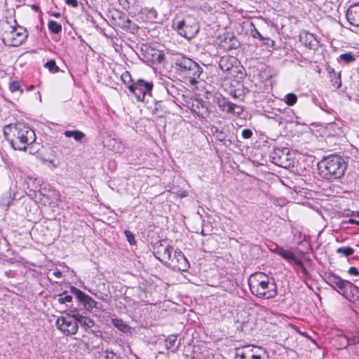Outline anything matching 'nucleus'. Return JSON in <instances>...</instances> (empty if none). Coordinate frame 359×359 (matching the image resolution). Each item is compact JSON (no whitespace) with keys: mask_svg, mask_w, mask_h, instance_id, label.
<instances>
[{"mask_svg":"<svg viewBox=\"0 0 359 359\" xmlns=\"http://www.w3.org/2000/svg\"><path fill=\"white\" fill-rule=\"evenodd\" d=\"M5 139L15 150L25 151L36 141L34 131L23 123L8 124L3 129Z\"/></svg>","mask_w":359,"mask_h":359,"instance_id":"1","label":"nucleus"},{"mask_svg":"<svg viewBox=\"0 0 359 359\" xmlns=\"http://www.w3.org/2000/svg\"><path fill=\"white\" fill-rule=\"evenodd\" d=\"M248 285L250 292L259 298L271 299L277 294L276 284L263 273L251 275Z\"/></svg>","mask_w":359,"mask_h":359,"instance_id":"2","label":"nucleus"},{"mask_svg":"<svg viewBox=\"0 0 359 359\" xmlns=\"http://www.w3.org/2000/svg\"><path fill=\"white\" fill-rule=\"evenodd\" d=\"M320 175L326 179H338L346 170L344 161L339 156H331L321 161L318 165Z\"/></svg>","mask_w":359,"mask_h":359,"instance_id":"3","label":"nucleus"},{"mask_svg":"<svg viewBox=\"0 0 359 359\" xmlns=\"http://www.w3.org/2000/svg\"><path fill=\"white\" fill-rule=\"evenodd\" d=\"M175 65L177 72L180 76L187 79L193 86L198 83L203 69L197 62L189 57H182L177 59Z\"/></svg>","mask_w":359,"mask_h":359,"instance_id":"4","label":"nucleus"},{"mask_svg":"<svg viewBox=\"0 0 359 359\" xmlns=\"http://www.w3.org/2000/svg\"><path fill=\"white\" fill-rule=\"evenodd\" d=\"M1 27V39L6 46H18L27 37L25 28L20 26H13L8 20L4 22Z\"/></svg>","mask_w":359,"mask_h":359,"instance_id":"5","label":"nucleus"},{"mask_svg":"<svg viewBox=\"0 0 359 359\" xmlns=\"http://www.w3.org/2000/svg\"><path fill=\"white\" fill-rule=\"evenodd\" d=\"M173 26L179 34L187 39H193L200 29L196 19L191 15H187L182 20L174 22Z\"/></svg>","mask_w":359,"mask_h":359,"instance_id":"6","label":"nucleus"},{"mask_svg":"<svg viewBox=\"0 0 359 359\" xmlns=\"http://www.w3.org/2000/svg\"><path fill=\"white\" fill-rule=\"evenodd\" d=\"M76 318V310L70 311L65 316H60L57 319L56 327L66 336L74 335L77 333L79 329Z\"/></svg>","mask_w":359,"mask_h":359,"instance_id":"7","label":"nucleus"},{"mask_svg":"<svg viewBox=\"0 0 359 359\" xmlns=\"http://www.w3.org/2000/svg\"><path fill=\"white\" fill-rule=\"evenodd\" d=\"M153 86L152 82L138 79L135 83L129 85L128 89L135 95L137 101L142 102L147 95H151Z\"/></svg>","mask_w":359,"mask_h":359,"instance_id":"8","label":"nucleus"},{"mask_svg":"<svg viewBox=\"0 0 359 359\" xmlns=\"http://www.w3.org/2000/svg\"><path fill=\"white\" fill-rule=\"evenodd\" d=\"M170 266L177 271H185L189 267V264L181 251L175 250L170 260H168Z\"/></svg>","mask_w":359,"mask_h":359,"instance_id":"9","label":"nucleus"},{"mask_svg":"<svg viewBox=\"0 0 359 359\" xmlns=\"http://www.w3.org/2000/svg\"><path fill=\"white\" fill-rule=\"evenodd\" d=\"M339 293L342 294L346 299L354 301L358 297V290L352 283L345 280L341 289L339 290Z\"/></svg>","mask_w":359,"mask_h":359,"instance_id":"10","label":"nucleus"},{"mask_svg":"<svg viewBox=\"0 0 359 359\" xmlns=\"http://www.w3.org/2000/svg\"><path fill=\"white\" fill-rule=\"evenodd\" d=\"M346 19L353 27H359V4L351 6L346 11Z\"/></svg>","mask_w":359,"mask_h":359,"instance_id":"11","label":"nucleus"},{"mask_svg":"<svg viewBox=\"0 0 359 359\" xmlns=\"http://www.w3.org/2000/svg\"><path fill=\"white\" fill-rule=\"evenodd\" d=\"M300 41L304 43L305 46L311 49H316L318 47L319 42L312 33L304 32L300 36Z\"/></svg>","mask_w":359,"mask_h":359,"instance_id":"12","label":"nucleus"},{"mask_svg":"<svg viewBox=\"0 0 359 359\" xmlns=\"http://www.w3.org/2000/svg\"><path fill=\"white\" fill-rule=\"evenodd\" d=\"M345 280H346L342 279L341 277L334 273H329L325 276L326 283L332 288L337 290L338 292L339 290L341 289Z\"/></svg>","mask_w":359,"mask_h":359,"instance_id":"13","label":"nucleus"},{"mask_svg":"<svg viewBox=\"0 0 359 359\" xmlns=\"http://www.w3.org/2000/svg\"><path fill=\"white\" fill-rule=\"evenodd\" d=\"M288 154V151L285 149H276L273 153L271 154V157L273 159V162L280 166H284V160H287V155Z\"/></svg>","mask_w":359,"mask_h":359,"instance_id":"14","label":"nucleus"},{"mask_svg":"<svg viewBox=\"0 0 359 359\" xmlns=\"http://www.w3.org/2000/svg\"><path fill=\"white\" fill-rule=\"evenodd\" d=\"M327 72L330 76V81L332 83L333 87L335 88H340L341 86L340 72H335L334 68L330 66L327 67Z\"/></svg>","mask_w":359,"mask_h":359,"instance_id":"15","label":"nucleus"},{"mask_svg":"<svg viewBox=\"0 0 359 359\" xmlns=\"http://www.w3.org/2000/svg\"><path fill=\"white\" fill-rule=\"evenodd\" d=\"M236 61V58L232 56H223L219 59V66L223 72L230 70Z\"/></svg>","mask_w":359,"mask_h":359,"instance_id":"16","label":"nucleus"},{"mask_svg":"<svg viewBox=\"0 0 359 359\" xmlns=\"http://www.w3.org/2000/svg\"><path fill=\"white\" fill-rule=\"evenodd\" d=\"M275 252L290 263H293L297 258L292 251L285 250L278 245L275 248Z\"/></svg>","mask_w":359,"mask_h":359,"instance_id":"17","label":"nucleus"},{"mask_svg":"<svg viewBox=\"0 0 359 359\" xmlns=\"http://www.w3.org/2000/svg\"><path fill=\"white\" fill-rule=\"evenodd\" d=\"M76 316L77 325L80 323L81 326L85 329L91 328L95 325V321L93 319L88 316H82L77 310H76Z\"/></svg>","mask_w":359,"mask_h":359,"instance_id":"18","label":"nucleus"},{"mask_svg":"<svg viewBox=\"0 0 359 359\" xmlns=\"http://www.w3.org/2000/svg\"><path fill=\"white\" fill-rule=\"evenodd\" d=\"M244 111V108L238 104L230 102L224 112L236 116H239Z\"/></svg>","mask_w":359,"mask_h":359,"instance_id":"19","label":"nucleus"},{"mask_svg":"<svg viewBox=\"0 0 359 359\" xmlns=\"http://www.w3.org/2000/svg\"><path fill=\"white\" fill-rule=\"evenodd\" d=\"M266 353V351L261 347L250 346L247 359H262Z\"/></svg>","mask_w":359,"mask_h":359,"instance_id":"20","label":"nucleus"},{"mask_svg":"<svg viewBox=\"0 0 359 359\" xmlns=\"http://www.w3.org/2000/svg\"><path fill=\"white\" fill-rule=\"evenodd\" d=\"M177 339V334H170L165 339L167 349L170 350L172 353L177 352L180 347V344L176 345Z\"/></svg>","mask_w":359,"mask_h":359,"instance_id":"21","label":"nucleus"},{"mask_svg":"<svg viewBox=\"0 0 359 359\" xmlns=\"http://www.w3.org/2000/svg\"><path fill=\"white\" fill-rule=\"evenodd\" d=\"M172 248L168 245V246H161L157 250V253L159 255V256L161 257L160 258L162 261H168L170 260L171 257L172 255Z\"/></svg>","mask_w":359,"mask_h":359,"instance_id":"22","label":"nucleus"},{"mask_svg":"<svg viewBox=\"0 0 359 359\" xmlns=\"http://www.w3.org/2000/svg\"><path fill=\"white\" fill-rule=\"evenodd\" d=\"M213 102L218 106L221 111H224L230 101L221 95H215L213 98Z\"/></svg>","mask_w":359,"mask_h":359,"instance_id":"23","label":"nucleus"},{"mask_svg":"<svg viewBox=\"0 0 359 359\" xmlns=\"http://www.w3.org/2000/svg\"><path fill=\"white\" fill-rule=\"evenodd\" d=\"M213 102L218 106L221 111H224L230 101L221 95H215L213 98Z\"/></svg>","mask_w":359,"mask_h":359,"instance_id":"24","label":"nucleus"},{"mask_svg":"<svg viewBox=\"0 0 359 359\" xmlns=\"http://www.w3.org/2000/svg\"><path fill=\"white\" fill-rule=\"evenodd\" d=\"M255 318L252 316H248L246 320L241 321V330L244 332H248L255 327Z\"/></svg>","mask_w":359,"mask_h":359,"instance_id":"25","label":"nucleus"},{"mask_svg":"<svg viewBox=\"0 0 359 359\" xmlns=\"http://www.w3.org/2000/svg\"><path fill=\"white\" fill-rule=\"evenodd\" d=\"M250 346L238 348L236 351L235 359H247Z\"/></svg>","mask_w":359,"mask_h":359,"instance_id":"26","label":"nucleus"},{"mask_svg":"<svg viewBox=\"0 0 359 359\" xmlns=\"http://www.w3.org/2000/svg\"><path fill=\"white\" fill-rule=\"evenodd\" d=\"M67 137H74L76 141H81L85 136L84 133L79 130H67L64 133Z\"/></svg>","mask_w":359,"mask_h":359,"instance_id":"27","label":"nucleus"},{"mask_svg":"<svg viewBox=\"0 0 359 359\" xmlns=\"http://www.w3.org/2000/svg\"><path fill=\"white\" fill-rule=\"evenodd\" d=\"M339 58L341 61H343L346 64H349V63H352L355 61L356 55L351 52H347V53L341 54L339 55Z\"/></svg>","mask_w":359,"mask_h":359,"instance_id":"28","label":"nucleus"},{"mask_svg":"<svg viewBox=\"0 0 359 359\" xmlns=\"http://www.w3.org/2000/svg\"><path fill=\"white\" fill-rule=\"evenodd\" d=\"M9 90L13 93H18L21 95L23 93V90L21 88L19 81H14L10 83Z\"/></svg>","mask_w":359,"mask_h":359,"instance_id":"29","label":"nucleus"},{"mask_svg":"<svg viewBox=\"0 0 359 359\" xmlns=\"http://www.w3.org/2000/svg\"><path fill=\"white\" fill-rule=\"evenodd\" d=\"M72 296L67 294V292H63L57 295V302L60 304H64L67 302L72 301Z\"/></svg>","mask_w":359,"mask_h":359,"instance_id":"30","label":"nucleus"},{"mask_svg":"<svg viewBox=\"0 0 359 359\" xmlns=\"http://www.w3.org/2000/svg\"><path fill=\"white\" fill-rule=\"evenodd\" d=\"M112 323L114 327H117L122 332H126L128 329V325L121 319H112Z\"/></svg>","mask_w":359,"mask_h":359,"instance_id":"31","label":"nucleus"},{"mask_svg":"<svg viewBox=\"0 0 359 359\" xmlns=\"http://www.w3.org/2000/svg\"><path fill=\"white\" fill-rule=\"evenodd\" d=\"M44 67L47 68L51 73H57L60 71L59 67L56 65L54 60H50L46 62Z\"/></svg>","mask_w":359,"mask_h":359,"instance_id":"32","label":"nucleus"},{"mask_svg":"<svg viewBox=\"0 0 359 359\" xmlns=\"http://www.w3.org/2000/svg\"><path fill=\"white\" fill-rule=\"evenodd\" d=\"M48 26L49 29L55 34H58L62 31L61 25L55 21L50 20Z\"/></svg>","mask_w":359,"mask_h":359,"instance_id":"33","label":"nucleus"},{"mask_svg":"<svg viewBox=\"0 0 359 359\" xmlns=\"http://www.w3.org/2000/svg\"><path fill=\"white\" fill-rule=\"evenodd\" d=\"M297 101V97L294 93H287L284 98V102L288 106H293Z\"/></svg>","mask_w":359,"mask_h":359,"instance_id":"34","label":"nucleus"},{"mask_svg":"<svg viewBox=\"0 0 359 359\" xmlns=\"http://www.w3.org/2000/svg\"><path fill=\"white\" fill-rule=\"evenodd\" d=\"M336 252L339 254H343L346 257H349L354 253V250L351 247L339 248Z\"/></svg>","mask_w":359,"mask_h":359,"instance_id":"35","label":"nucleus"},{"mask_svg":"<svg viewBox=\"0 0 359 359\" xmlns=\"http://www.w3.org/2000/svg\"><path fill=\"white\" fill-rule=\"evenodd\" d=\"M120 4H121L124 8L129 9L131 6L136 5V0H119Z\"/></svg>","mask_w":359,"mask_h":359,"instance_id":"36","label":"nucleus"},{"mask_svg":"<svg viewBox=\"0 0 359 359\" xmlns=\"http://www.w3.org/2000/svg\"><path fill=\"white\" fill-rule=\"evenodd\" d=\"M121 79L123 81V82L128 85V87L129 86V85H132L133 83H131L132 82V77H131V75L128 72H125L122 75H121Z\"/></svg>","mask_w":359,"mask_h":359,"instance_id":"37","label":"nucleus"},{"mask_svg":"<svg viewBox=\"0 0 359 359\" xmlns=\"http://www.w3.org/2000/svg\"><path fill=\"white\" fill-rule=\"evenodd\" d=\"M293 263L295 264L297 269L300 270L304 275L306 273V270L301 260L297 258Z\"/></svg>","mask_w":359,"mask_h":359,"instance_id":"38","label":"nucleus"},{"mask_svg":"<svg viewBox=\"0 0 359 359\" xmlns=\"http://www.w3.org/2000/svg\"><path fill=\"white\" fill-rule=\"evenodd\" d=\"M339 339H340V341H341V345L344 347H346L347 346H348L349 344H351V339H350V337H346V336H339Z\"/></svg>","mask_w":359,"mask_h":359,"instance_id":"39","label":"nucleus"},{"mask_svg":"<svg viewBox=\"0 0 359 359\" xmlns=\"http://www.w3.org/2000/svg\"><path fill=\"white\" fill-rule=\"evenodd\" d=\"M125 235L127 238L128 243L130 245H133L135 243L134 236L130 231H128V230L125 231Z\"/></svg>","mask_w":359,"mask_h":359,"instance_id":"40","label":"nucleus"},{"mask_svg":"<svg viewBox=\"0 0 359 359\" xmlns=\"http://www.w3.org/2000/svg\"><path fill=\"white\" fill-rule=\"evenodd\" d=\"M251 35L254 38L259 39L262 41L265 39V37H264L255 27L251 30Z\"/></svg>","mask_w":359,"mask_h":359,"instance_id":"41","label":"nucleus"},{"mask_svg":"<svg viewBox=\"0 0 359 359\" xmlns=\"http://www.w3.org/2000/svg\"><path fill=\"white\" fill-rule=\"evenodd\" d=\"M201 109H202V110L205 109V114H207V115L209 114V113L207 112V109H205L203 105L201 106V107H200L198 105H196V109H194V111L198 116H201L203 117L204 113Z\"/></svg>","mask_w":359,"mask_h":359,"instance_id":"42","label":"nucleus"},{"mask_svg":"<svg viewBox=\"0 0 359 359\" xmlns=\"http://www.w3.org/2000/svg\"><path fill=\"white\" fill-rule=\"evenodd\" d=\"M230 41H231V43L228 47V48H229V49H236V48H237L238 47L239 42L238 41V40L234 36H232L230 39Z\"/></svg>","mask_w":359,"mask_h":359,"instance_id":"43","label":"nucleus"},{"mask_svg":"<svg viewBox=\"0 0 359 359\" xmlns=\"http://www.w3.org/2000/svg\"><path fill=\"white\" fill-rule=\"evenodd\" d=\"M252 136V132L250 129H244L242 131V137L244 139H249Z\"/></svg>","mask_w":359,"mask_h":359,"instance_id":"44","label":"nucleus"},{"mask_svg":"<svg viewBox=\"0 0 359 359\" xmlns=\"http://www.w3.org/2000/svg\"><path fill=\"white\" fill-rule=\"evenodd\" d=\"M88 301L86 302V304L88 307V309H93L95 306V301H94L92 298L87 297Z\"/></svg>","mask_w":359,"mask_h":359,"instance_id":"45","label":"nucleus"},{"mask_svg":"<svg viewBox=\"0 0 359 359\" xmlns=\"http://www.w3.org/2000/svg\"><path fill=\"white\" fill-rule=\"evenodd\" d=\"M348 273L350 275H353V276H358V275H359V271L358 270V269L356 267H354V266L350 267L348 271Z\"/></svg>","mask_w":359,"mask_h":359,"instance_id":"46","label":"nucleus"},{"mask_svg":"<svg viewBox=\"0 0 359 359\" xmlns=\"http://www.w3.org/2000/svg\"><path fill=\"white\" fill-rule=\"evenodd\" d=\"M67 4L72 6L73 7H76L78 6V2L76 0H66Z\"/></svg>","mask_w":359,"mask_h":359,"instance_id":"47","label":"nucleus"},{"mask_svg":"<svg viewBox=\"0 0 359 359\" xmlns=\"http://www.w3.org/2000/svg\"><path fill=\"white\" fill-rule=\"evenodd\" d=\"M351 339V344H355L359 343V337L355 336L353 337H350Z\"/></svg>","mask_w":359,"mask_h":359,"instance_id":"48","label":"nucleus"},{"mask_svg":"<svg viewBox=\"0 0 359 359\" xmlns=\"http://www.w3.org/2000/svg\"><path fill=\"white\" fill-rule=\"evenodd\" d=\"M106 353H107L106 359H115L116 358V355L113 352L107 351Z\"/></svg>","mask_w":359,"mask_h":359,"instance_id":"49","label":"nucleus"},{"mask_svg":"<svg viewBox=\"0 0 359 359\" xmlns=\"http://www.w3.org/2000/svg\"><path fill=\"white\" fill-rule=\"evenodd\" d=\"M343 223H347V224H356L359 226V221L353 219H348L347 221H344Z\"/></svg>","mask_w":359,"mask_h":359,"instance_id":"50","label":"nucleus"},{"mask_svg":"<svg viewBox=\"0 0 359 359\" xmlns=\"http://www.w3.org/2000/svg\"><path fill=\"white\" fill-rule=\"evenodd\" d=\"M53 275L57 278H62V273L59 270H56L53 273Z\"/></svg>","mask_w":359,"mask_h":359,"instance_id":"51","label":"nucleus"},{"mask_svg":"<svg viewBox=\"0 0 359 359\" xmlns=\"http://www.w3.org/2000/svg\"><path fill=\"white\" fill-rule=\"evenodd\" d=\"M264 44L269 45V42H271L272 44L274 43L273 41H271L269 38L265 37V39L262 41Z\"/></svg>","mask_w":359,"mask_h":359,"instance_id":"52","label":"nucleus"},{"mask_svg":"<svg viewBox=\"0 0 359 359\" xmlns=\"http://www.w3.org/2000/svg\"><path fill=\"white\" fill-rule=\"evenodd\" d=\"M50 165L51 167L55 168L58 167V163H55L53 160L47 161Z\"/></svg>","mask_w":359,"mask_h":359,"instance_id":"53","label":"nucleus"},{"mask_svg":"<svg viewBox=\"0 0 359 359\" xmlns=\"http://www.w3.org/2000/svg\"><path fill=\"white\" fill-rule=\"evenodd\" d=\"M130 20L129 19L127 20L126 24L123 25V27L128 28L130 27Z\"/></svg>","mask_w":359,"mask_h":359,"instance_id":"54","label":"nucleus"},{"mask_svg":"<svg viewBox=\"0 0 359 359\" xmlns=\"http://www.w3.org/2000/svg\"><path fill=\"white\" fill-rule=\"evenodd\" d=\"M163 58H164L163 55H162V54L158 55L157 60H158L159 62H161L162 61V60H163Z\"/></svg>","mask_w":359,"mask_h":359,"instance_id":"55","label":"nucleus"},{"mask_svg":"<svg viewBox=\"0 0 359 359\" xmlns=\"http://www.w3.org/2000/svg\"><path fill=\"white\" fill-rule=\"evenodd\" d=\"M162 104H163V102H162L161 101L158 102L156 104V110H158V107H161Z\"/></svg>","mask_w":359,"mask_h":359,"instance_id":"56","label":"nucleus"},{"mask_svg":"<svg viewBox=\"0 0 359 359\" xmlns=\"http://www.w3.org/2000/svg\"><path fill=\"white\" fill-rule=\"evenodd\" d=\"M351 215V216L359 217V212L358 211H357V212H352Z\"/></svg>","mask_w":359,"mask_h":359,"instance_id":"57","label":"nucleus"},{"mask_svg":"<svg viewBox=\"0 0 359 359\" xmlns=\"http://www.w3.org/2000/svg\"><path fill=\"white\" fill-rule=\"evenodd\" d=\"M55 15L56 17H59V16H60V14H59V13H57V14H55Z\"/></svg>","mask_w":359,"mask_h":359,"instance_id":"58","label":"nucleus"},{"mask_svg":"<svg viewBox=\"0 0 359 359\" xmlns=\"http://www.w3.org/2000/svg\"><path fill=\"white\" fill-rule=\"evenodd\" d=\"M231 95L232 96H233L234 97H236L235 94H232V93H231Z\"/></svg>","mask_w":359,"mask_h":359,"instance_id":"59","label":"nucleus"}]
</instances>
